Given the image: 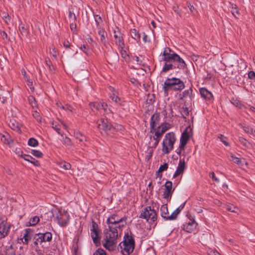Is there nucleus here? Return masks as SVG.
Returning <instances> with one entry per match:
<instances>
[{"mask_svg": "<svg viewBox=\"0 0 255 255\" xmlns=\"http://www.w3.org/2000/svg\"><path fill=\"white\" fill-rule=\"evenodd\" d=\"M53 216L57 219L58 224L61 227L66 226L69 221L70 216L68 213L61 208L52 212Z\"/></svg>", "mask_w": 255, "mask_h": 255, "instance_id": "0eeeda50", "label": "nucleus"}, {"mask_svg": "<svg viewBox=\"0 0 255 255\" xmlns=\"http://www.w3.org/2000/svg\"><path fill=\"white\" fill-rule=\"evenodd\" d=\"M141 218L145 219L150 223L154 222L157 219V215L155 211L148 206L144 208L139 216Z\"/></svg>", "mask_w": 255, "mask_h": 255, "instance_id": "1a4fd4ad", "label": "nucleus"}, {"mask_svg": "<svg viewBox=\"0 0 255 255\" xmlns=\"http://www.w3.org/2000/svg\"><path fill=\"white\" fill-rule=\"evenodd\" d=\"M0 140L4 144L10 146L12 143V140L7 133H6L5 134H0Z\"/></svg>", "mask_w": 255, "mask_h": 255, "instance_id": "aec40b11", "label": "nucleus"}, {"mask_svg": "<svg viewBox=\"0 0 255 255\" xmlns=\"http://www.w3.org/2000/svg\"><path fill=\"white\" fill-rule=\"evenodd\" d=\"M226 209L228 211L234 213H238L239 211V209L237 207L234 206L231 204H228L227 205Z\"/></svg>", "mask_w": 255, "mask_h": 255, "instance_id": "2f4dec72", "label": "nucleus"}, {"mask_svg": "<svg viewBox=\"0 0 255 255\" xmlns=\"http://www.w3.org/2000/svg\"><path fill=\"white\" fill-rule=\"evenodd\" d=\"M180 113L184 118H185L186 116L189 115V110L187 107H182L180 110Z\"/></svg>", "mask_w": 255, "mask_h": 255, "instance_id": "4c0bfd02", "label": "nucleus"}, {"mask_svg": "<svg viewBox=\"0 0 255 255\" xmlns=\"http://www.w3.org/2000/svg\"><path fill=\"white\" fill-rule=\"evenodd\" d=\"M219 138L220 139V140L226 146L229 145L228 142L226 141L227 138L224 135L220 134L219 136Z\"/></svg>", "mask_w": 255, "mask_h": 255, "instance_id": "5fc2aeb1", "label": "nucleus"}, {"mask_svg": "<svg viewBox=\"0 0 255 255\" xmlns=\"http://www.w3.org/2000/svg\"><path fill=\"white\" fill-rule=\"evenodd\" d=\"M93 255H106V254L104 250L99 249L93 254Z\"/></svg>", "mask_w": 255, "mask_h": 255, "instance_id": "8fccbe9b", "label": "nucleus"}, {"mask_svg": "<svg viewBox=\"0 0 255 255\" xmlns=\"http://www.w3.org/2000/svg\"><path fill=\"white\" fill-rule=\"evenodd\" d=\"M171 52L170 48L166 47L163 52L162 60L164 62L161 71L163 73H166L176 68L182 69L186 66L184 61L179 55Z\"/></svg>", "mask_w": 255, "mask_h": 255, "instance_id": "f257e3e1", "label": "nucleus"}, {"mask_svg": "<svg viewBox=\"0 0 255 255\" xmlns=\"http://www.w3.org/2000/svg\"><path fill=\"white\" fill-rule=\"evenodd\" d=\"M118 237V231L117 229H106L105 232L104 238L103 241V246L109 251L114 250L116 244V240Z\"/></svg>", "mask_w": 255, "mask_h": 255, "instance_id": "f03ea898", "label": "nucleus"}, {"mask_svg": "<svg viewBox=\"0 0 255 255\" xmlns=\"http://www.w3.org/2000/svg\"><path fill=\"white\" fill-rule=\"evenodd\" d=\"M208 254L209 255H217L218 254V253L216 251L210 250L208 251Z\"/></svg>", "mask_w": 255, "mask_h": 255, "instance_id": "774afa93", "label": "nucleus"}, {"mask_svg": "<svg viewBox=\"0 0 255 255\" xmlns=\"http://www.w3.org/2000/svg\"><path fill=\"white\" fill-rule=\"evenodd\" d=\"M121 36H122V35H121V34L120 32H117L116 31V30H114V37L116 40Z\"/></svg>", "mask_w": 255, "mask_h": 255, "instance_id": "e2e57ef3", "label": "nucleus"}, {"mask_svg": "<svg viewBox=\"0 0 255 255\" xmlns=\"http://www.w3.org/2000/svg\"><path fill=\"white\" fill-rule=\"evenodd\" d=\"M22 157L24 160L32 163L35 166L39 165L38 161L30 155L24 154L22 156Z\"/></svg>", "mask_w": 255, "mask_h": 255, "instance_id": "b1692460", "label": "nucleus"}, {"mask_svg": "<svg viewBox=\"0 0 255 255\" xmlns=\"http://www.w3.org/2000/svg\"><path fill=\"white\" fill-rule=\"evenodd\" d=\"M164 186L165 187V190L172 192V183L171 181H167Z\"/></svg>", "mask_w": 255, "mask_h": 255, "instance_id": "ea45409f", "label": "nucleus"}, {"mask_svg": "<svg viewBox=\"0 0 255 255\" xmlns=\"http://www.w3.org/2000/svg\"><path fill=\"white\" fill-rule=\"evenodd\" d=\"M97 127L102 133L109 134L110 132H113L115 128L107 118H101L97 121Z\"/></svg>", "mask_w": 255, "mask_h": 255, "instance_id": "6e6552de", "label": "nucleus"}, {"mask_svg": "<svg viewBox=\"0 0 255 255\" xmlns=\"http://www.w3.org/2000/svg\"><path fill=\"white\" fill-rule=\"evenodd\" d=\"M8 125L9 127L14 130L19 131L20 130L19 124L17 122L14 120H10Z\"/></svg>", "mask_w": 255, "mask_h": 255, "instance_id": "4be33fe9", "label": "nucleus"}, {"mask_svg": "<svg viewBox=\"0 0 255 255\" xmlns=\"http://www.w3.org/2000/svg\"><path fill=\"white\" fill-rule=\"evenodd\" d=\"M33 117L37 120V122H41V118L40 117L39 114L37 112L35 111L33 112Z\"/></svg>", "mask_w": 255, "mask_h": 255, "instance_id": "3c124183", "label": "nucleus"}, {"mask_svg": "<svg viewBox=\"0 0 255 255\" xmlns=\"http://www.w3.org/2000/svg\"><path fill=\"white\" fill-rule=\"evenodd\" d=\"M52 127L59 134H61L60 133V128H59V126L56 123L53 122L52 123Z\"/></svg>", "mask_w": 255, "mask_h": 255, "instance_id": "49530a36", "label": "nucleus"}, {"mask_svg": "<svg viewBox=\"0 0 255 255\" xmlns=\"http://www.w3.org/2000/svg\"><path fill=\"white\" fill-rule=\"evenodd\" d=\"M95 21L96 22L97 25L98 26L99 24V22L102 20V19L100 16L98 15H96L95 16Z\"/></svg>", "mask_w": 255, "mask_h": 255, "instance_id": "0e129e2a", "label": "nucleus"}, {"mask_svg": "<svg viewBox=\"0 0 255 255\" xmlns=\"http://www.w3.org/2000/svg\"><path fill=\"white\" fill-rule=\"evenodd\" d=\"M39 236L42 242H50L52 239V234L50 232L39 233Z\"/></svg>", "mask_w": 255, "mask_h": 255, "instance_id": "412c9836", "label": "nucleus"}, {"mask_svg": "<svg viewBox=\"0 0 255 255\" xmlns=\"http://www.w3.org/2000/svg\"><path fill=\"white\" fill-rule=\"evenodd\" d=\"M188 128L186 129V131H184L181 136L180 138V144L179 146L180 151L182 149H184L185 146L187 143L189 137V132L188 131ZM179 154H180V151L178 152Z\"/></svg>", "mask_w": 255, "mask_h": 255, "instance_id": "ddd939ff", "label": "nucleus"}, {"mask_svg": "<svg viewBox=\"0 0 255 255\" xmlns=\"http://www.w3.org/2000/svg\"><path fill=\"white\" fill-rule=\"evenodd\" d=\"M229 159L238 165H242L243 164V162L241 159L235 156L233 154H230Z\"/></svg>", "mask_w": 255, "mask_h": 255, "instance_id": "cd10ccee", "label": "nucleus"}, {"mask_svg": "<svg viewBox=\"0 0 255 255\" xmlns=\"http://www.w3.org/2000/svg\"><path fill=\"white\" fill-rule=\"evenodd\" d=\"M74 135L77 139H78L80 141H83L86 140V137L84 135H83L80 132L76 131L74 133Z\"/></svg>", "mask_w": 255, "mask_h": 255, "instance_id": "473e14b6", "label": "nucleus"}, {"mask_svg": "<svg viewBox=\"0 0 255 255\" xmlns=\"http://www.w3.org/2000/svg\"><path fill=\"white\" fill-rule=\"evenodd\" d=\"M9 229L10 226L6 225L5 221L0 217V239L8 235Z\"/></svg>", "mask_w": 255, "mask_h": 255, "instance_id": "f8f14e48", "label": "nucleus"}, {"mask_svg": "<svg viewBox=\"0 0 255 255\" xmlns=\"http://www.w3.org/2000/svg\"><path fill=\"white\" fill-rule=\"evenodd\" d=\"M121 252L124 255L131 254L134 248V241L133 238L128 235L125 237L124 240L119 245Z\"/></svg>", "mask_w": 255, "mask_h": 255, "instance_id": "423d86ee", "label": "nucleus"}, {"mask_svg": "<svg viewBox=\"0 0 255 255\" xmlns=\"http://www.w3.org/2000/svg\"><path fill=\"white\" fill-rule=\"evenodd\" d=\"M111 99L117 104L122 105V100L120 98L116 93H113V95L110 96Z\"/></svg>", "mask_w": 255, "mask_h": 255, "instance_id": "c85d7f7f", "label": "nucleus"}, {"mask_svg": "<svg viewBox=\"0 0 255 255\" xmlns=\"http://www.w3.org/2000/svg\"><path fill=\"white\" fill-rule=\"evenodd\" d=\"M185 168V163L184 160L180 159L177 170L175 171L174 174L173 175V177L175 178L178 176L180 175V174H183Z\"/></svg>", "mask_w": 255, "mask_h": 255, "instance_id": "dca6fc26", "label": "nucleus"}, {"mask_svg": "<svg viewBox=\"0 0 255 255\" xmlns=\"http://www.w3.org/2000/svg\"><path fill=\"white\" fill-rule=\"evenodd\" d=\"M248 77L249 79L255 80V73L253 71H250L248 73Z\"/></svg>", "mask_w": 255, "mask_h": 255, "instance_id": "4d7b16f0", "label": "nucleus"}, {"mask_svg": "<svg viewBox=\"0 0 255 255\" xmlns=\"http://www.w3.org/2000/svg\"><path fill=\"white\" fill-rule=\"evenodd\" d=\"M200 92L201 96L205 99L210 100L213 98L212 94L205 88H201Z\"/></svg>", "mask_w": 255, "mask_h": 255, "instance_id": "6ab92c4d", "label": "nucleus"}, {"mask_svg": "<svg viewBox=\"0 0 255 255\" xmlns=\"http://www.w3.org/2000/svg\"><path fill=\"white\" fill-rule=\"evenodd\" d=\"M116 43L119 45V46L121 48L123 49L124 46V43L123 42V38L122 36L120 37L118 39L116 40Z\"/></svg>", "mask_w": 255, "mask_h": 255, "instance_id": "a19ab883", "label": "nucleus"}, {"mask_svg": "<svg viewBox=\"0 0 255 255\" xmlns=\"http://www.w3.org/2000/svg\"><path fill=\"white\" fill-rule=\"evenodd\" d=\"M28 101H29V104L31 105V106L32 107H34L36 106L35 99L34 97L29 96L28 98Z\"/></svg>", "mask_w": 255, "mask_h": 255, "instance_id": "c03bdc74", "label": "nucleus"}, {"mask_svg": "<svg viewBox=\"0 0 255 255\" xmlns=\"http://www.w3.org/2000/svg\"><path fill=\"white\" fill-rule=\"evenodd\" d=\"M39 221V219L37 216H34L31 218L29 222L30 226H34Z\"/></svg>", "mask_w": 255, "mask_h": 255, "instance_id": "72a5a7b5", "label": "nucleus"}, {"mask_svg": "<svg viewBox=\"0 0 255 255\" xmlns=\"http://www.w3.org/2000/svg\"><path fill=\"white\" fill-rule=\"evenodd\" d=\"M90 107L92 111H94V110H100L101 109H103L105 112L106 113V114L109 115V116L112 115V112L111 110L107 109V104L103 102L102 103H99L97 102H93L89 104Z\"/></svg>", "mask_w": 255, "mask_h": 255, "instance_id": "9b49d317", "label": "nucleus"}, {"mask_svg": "<svg viewBox=\"0 0 255 255\" xmlns=\"http://www.w3.org/2000/svg\"><path fill=\"white\" fill-rule=\"evenodd\" d=\"M168 168V164L167 163H164V164L161 165L158 169V176H160L161 177L162 174H160V173H161L162 172L166 170Z\"/></svg>", "mask_w": 255, "mask_h": 255, "instance_id": "f704fd0d", "label": "nucleus"}, {"mask_svg": "<svg viewBox=\"0 0 255 255\" xmlns=\"http://www.w3.org/2000/svg\"><path fill=\"white\" fill-rule=\"evenodd\" d=\"M58 165L64 170H69L71 169V164L65 161H59L57 162Z\"/></svg>", "mask_w": 255, "mask_h": 255, "instance_id": "5701e85b", "label": "nucleus"}, {"mask_svg": "<svg viewBox=\"0 0 255 255\" xmlns=\"http://www.w3.org/2000/svg\"><path fill=\"white\" fill-rule=\"evenodd\" d=\"M31 154L37 158L42 157L43 155V154L41 152L36 150H32Z\"/></svg>", "mask_w": 255, "mask_h": 255, "instance_id": "58836bf2", "label": "nucleus"}, {"mask_svg": "<svg viewBox=\"0 0 255 255\" xmlns=\"http://www.w3.org/2000/svg\"><path fill=\"white\" fill-rule=\"evenodd\" d=\"M28 144L31 146H36L38 144V142L36 139L34 138H30L28 141Z\"/></svg>", "mask_w": 255, "mask_h": 255, "instance_id": "e433bc0d", "label": "nucleus"}, {"mask_svg": "<svg viewBox=\"0 0 255 255\" xmlns=\"http://www.w3.org/2000/svg\"><path fill=\"white\" fill-rule=\"evenodd\" d=\"M176 141L175 134L171 132L166 134L162 141V151L164 154H168L173 149Z\"/></svg>", "mask_w": 255, "mask_h": 255, "instance_id": "20e7f679", "label": "nucleus"}, {"mask_svg": "<svg viewBox=\"0 0 255 255\" xmlns=\"http://www.w3.org/2000/svg\"><path fill=\"white\" fill-rule=\"evenodd\" d=\"M92 227L91 229V236L94 243L98 246L100 244L101 232L99 230L98 225L94 222H92Z\"/></svg>", "mask_w": 255, "mask_h": 255, "instance_id": "9d476101", "label": "nucleus"}, {"mask_svg": "<svg viewBox=\"0 0 255 255\" xmlns=\"http://www.w3.org/2000/svg\"><path fill=\"white\" fill-rule=\"evenodd\" d=\"M35 240L34 242L35 245H37L39 244H41L42 242V240H40V236H39V234H36L35 237H34Z\"/></svg>", "mask_w": 255, "mask_h": 255, "instance_id": "09e8293b", "label": "nucleus"}, {"mask_svg": "<svg viewBox=\"0 0 255 255\" xmlns=\"http://www.w3.org/2000/svg\"><path fill=\"white\" fill-rule=\"evenodd\" d=\"M197 223L194 220H191L187 224L183 225V229L187 232L191 233L196 228Z\"/></svg>", "mask_w": 255, "mask_h": 255, "instance_id": "a211bd4d", "label": "nucleus"}, {"mask_svg": "<svg viewBox=\"0 0 255 255\" xmlns=\"http://www.w3.org/2000/svg\"><path fill=\"white\" fill-rule=\"evenodd\" d=\"M170 128V125L169 124L165 123L162 124L160 126H159L157 129L154 132H155L157 135L160 136H162L163 134Z\"/></svg>", "mask_w": 255, "mask_h": 255, "instance_id": "f3484780", "label": "nucleus"}, {"mask_svg": "<svg viewBox=\"0 0 255 255\" xmlns=\"http://www.w3.org/2000/svg\"><path fill=\"white\" fill-rule=\"evenodd\" d=\"M5 253L6 255H15V249L12 245H10L6 247Z\"/></svg>", "mask_w": 255, "mask_h": 255, "instance_id": "a878e982", "label": "nucleus"}, {"mask_svg": "<svg viewBox=\"0 0 255 255\" xmlns=\"http://www.w3.org/2000/svg\"><path fill=\"white\" fill-rule=\"evenodd\" d=\"M61 106V109L64 110L65 111H68L72 113H75V110L73 107L68 104H60Z\"/></svg>", "mask_w": 255, "mask_h": 255, "instance_id": "7c9ffc66", "label": "nucleus"}, {"mask_svg": "<svg viewBox=\"0 0 255 255\" xmlns=\"http://www.w3.org/2000/svg\"><path fill=\"white\" fill-rule=\"evenodd\" d=\"M160 211H161V216L163 218L166 219L167 217L168 216H167V215L168 213L167 205L165 204V205H162L160 208Z\"/></svg>", "mask_w": 255, "mask_h": 255, "instance_id": "bb28decb", "label": "nucleus"}, {"mask_svg": "<svg viewBox=\"0 0 255 255\" xmlns=\"http://www.w3.org/2000/svg\"><path fill=\"white\" fill-rule=\"evenodd\" d=\"M232 13L235 16H237V15H239L240 14L239 11L237 8V9L232 10Z\"/></svg>", "mask_w": 255, "mask_h": 255, "instance_id": "338daca9", "label": "nucleus"}, {"mask_svg": "<svg viewBox=\"0 0 255 255\" xmlns=\"http://www.w3.org/2000/svg\"><path fill=\"white\" fill-rule=\"evenodd\" d=\"M63 143L67 145V146H71L72 145V142L71 139L65 136V137H63Z\"/></svg>", "mask_w": 255, "mask_h": 255, "instance_id": "79ce46f5", "label": "nucleus"}, {"mask_svg": "<svg viewBox=\"0 0 255 255\" xmlns=\"http://www.w3.org/2000/svg\"><path fill=\"white\" fill-rule=\"evenodd\" d=\"M121 53L122 57H123L124 59H126L128 56L126 51L124 49V48L121 49Z\"/></svg>", "mask_w": 255, "mask_h": 255, "instance_id": "6e6d98bb", "label": "nucleus"}, {"mask_svg": "<svg viewBox=\"0 0 255 255\" xmlns=\"http://www.w3.org/2000/svg\"><path fill=\"white\" fill-rule=\"evenodd\" d=\"M19 30L22 35H26L27 31L24 26H21L19 27Z\"/></svg>", "mask_w": 255, "mask_h": 255, "instance_id": "bf43d9fd", "label": "nucleus"}, {"mask_svg": "<svg viewBox=\"0 0 255 255\" xmlns=\"http://www.w3.org/2000/svg\"><path fill=\"white\" fill-rule=\"evenodd\" d=\"M81 49L86 54H88V52L87 51V50L88 49V46L87 45H83V46L81 47Z\"/></svg>", "mask_w": 255, "mask_h": 255, "instance_id": "69168bd1", "label": "nucleus"}, {"mask_svg": "<svg viewBox=\"0 0 255 255\" xmlns=\"http://www.w3.org/2000/svg\"><path fill=\"white\" fill-rule=\"evenodd\" d=\"M161 136L157 135L155 132L154 135L152 136L150 135V141L148 143V147L150 148H155L158 145L159 141L160 139Z\"/></svg>", "mask_w": 255, "mask_h": 255, "instance_id": "4468645a", "label": "nucleus"}, {"mask_svg": "<svg viewBox=\"0 0 255 255\" xmlns=\"http://www.w3.org/2000/svg\"><path fill=\"white\" fill-rule=\"evenodd\" d=\"M27 85L30 87V89L33 90L34 88L32 86V81L29 78L26 80Z\"/></svg>", "mask_w": 255, "mask_h": 255, "instance_id": "680f3d73", "label": "nucleus"}, {"mask_svg": "<svg viewBox=\"0 0 255 255\" xmlns=\"http://www.w3.org/2000/svg\"><path fill=\"white\" fill-rule=\"evenodd\" d=\"M98 35L100 36V40L101 42L104 44L106 42V37L107 36L106 31L102 29H100L98 31Z\"/></svg>", "mask_w": 255, "mask_h": 255, "instance_id": "393cba45", "label": "nucleus"}, {"mask_svg": "<svg viewBox=\"0 0 255 255\" xmlns=\"http://www.w3.org/2000/svg\"><path fill=\"white\" fill-rule=\"evenodd\" d=\"M178 215V214L174 211L170 216H167L166 220H174L176 218Z\"/></svg>", "mask_w": 255, "mask_h": 255, "instance_id": "603ef678", "label": "nucleus"}, {"mask_svg": "<svg viewBox=\"0 0 255 255\" xmlns=\"http://www.w3.org/2000/svg\"><path fill=\"white\" fill-rule=\"evenodd\" d=\"M131 36L136 41H138L140 40V35L136 30L133 29L130 31Z\"/></svg>", "mask_w": 255, "mask_h": 255, "instance_id": "c756f323", "label": "nucleus"}, {"mask_svg": "<svg viewBox=\"0 0 255 255\" xmlns=\"http://www.w3.org/2000/svg\"><path fill=\"white\" fill-rule=\"evenodd\" d=\"M159 121V116L158 114H155L152 115L150 121V133H153L155 131V128L158 124Z\"/></svg>", "mask_w": 255, "mask_h": 255, "instance_id": "2eb2a0df", "label": "nucleus"}, {"mask_svg": "<svg viewBox=\"0 0 255 255\" xmlns=\"http://www.w3.org/2000/svg\"><path fill=\"white\" fill-rule=\"evenodd\" d=\"M243 128L244 131L247 133L251 134L253 135L255 134V130H254L253 128L248 126H244L243 127Z\"/></svg>", "mask_w": 255, "mask_h": 255, "instance_id": "c9c22d12", "label": "nucleus"}, {"mask_svg": "<svg viewBox=\"0 0 255 255\" xmlns=\"http://www.w3.org/2000/svg\"><path fill=\"white\" fill-rule=\"evenodd\" d=\"M172 192L169 191L164 190L163 193V196L165 199L170 198L171 197Z\"/></svg>", "mask_w": 255, "mask_h": 255, "instance_id": "864d4df0", "label": "nucleus"}, {"mask_svg": "<svg viewBox=\"0 0 255 255\" xmlns=\"http://www.w3.org/2000/svg\"><path fill=\"white\" fill-rule=\"evenodd\" d=\"M185 87L184 82L177 78H167L164 82L163 90L167 94L170 91H181Z\"/></svg>", "mask_w": 255, "mask_h": 255, "instance_id": "7ed1b4c3", "label": "nucleus"}, {"mask_svg": "<svg viewBox=\"0 0 255 255\" xmlns=\"http://www.w3.org/2000/svg\"><path fill=\"white\" fill-rule=\"evenodd\" d=\"M127 218H120L117 215H113L107 219L108 227L110 229L121 230L127 225Z\"/></svg>", "mask_w": 255, "mask_h": 255, "instance_id": "39448f33", "label": "nucleus"}, {"mask_svg": "<svg viewBox=\"0 0 255 255\" xmlns=\"http://www.w3.org/2000/svg\"><path fill=\"white\" fill-rule=\"evenodd\" d=\"M69 18L70 20V22H74L75 21L76 17L75 14L71 10H69Z\"/></svg>", "mask_w": 255, "mask_h": 255, "instance_id": "37998d69", "label": "nucleus"}, {"mask_svg": "<svg viewBox=\"0 0 255 255\" xmlns=\"http://www.w3.org/2000/svg\"><path fill=\"white\" fill-rule=\"evenodd\" d=\"M185 204V202L183 204L181 205L177 209H176L175 211L177 213V214H179L181 211L183 209Z\"/></svg>", "mask_w": 255, "mask_h": 255, "instance_id": "052dcab7", "label": "nucleus"}, {"mask_svg": "<svg viewBox=\"0 0 255 255\" xmlns=\"http://www.w3.org/2000/svg\"><path fill=\"white\" fill-rule=\"evenodd\" d=\"M210 177L211 178H212V179L214 180L215 181H216V182H219L220 180L219 179L216 177L215 176V174L213 172H211L210 174Z\"/></svg>", "mask_w": 255, "mask_h": 255, "instance_id": "13d9d810", "label": "nucleus"}, {"mask_svg": "<svg viewBox=\"0 0 255 255\" xmlns=\"http://www.w3.org/2000/svg\"><path fill=\"white\" fill-rule=\"evenodd\" d=\"M191 94H192V90L191 89L184 91L182 93L183 96L182 97H181V99H183V98H185L187 96H190Z\"/></svg>", "mask_w": 255, "mask_h": 255, "instance_id": "de8ad7c7", "label": "nucleus"}, {"mask_svg": "<svg viewBox=\"0 0 255 255\" xmlns=\"http://www.w3.org/2000/svg\"><path fill=\"white\" fill-rule=\"evenodd\" d=\"M240 142L245 147H248L249 145V142L244 138L240 137L239 138Z\"/></svg>", "mask_w": 255, "mask_h": 255, "instance_id": "a18cd8bd", "label": "nucleus"}]
</instances>
